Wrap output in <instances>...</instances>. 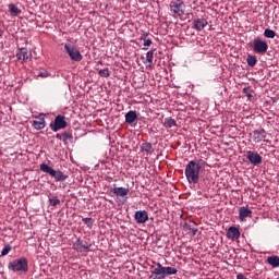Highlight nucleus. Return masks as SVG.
Segmentation results:
<instances>
[{"label":"nucleus","instance_id":"8","mask_svg":"<svg viewBox=\"0 0 279 279\" xmlns=\"http://www.w3.org/2000/svg\"><path fill=\"white\" fill-rule=\"evenodd\" d=\"M184 10H186V5L182 0H172L170 2V11L177 16H182L184 14Z\"/></svg>","mask_w":279,"mask_h":279},{"label":"nucleus","instance_id":"7","mask_svg":"<svg viewBox=\"0 0 279 279\" xmlns=\"http://www.w3.org/2000/svg\"><path fill=\"white\" fill-rule=\"evenodd\" d=\"M68 125L66 117L59 114L54 118V121L50 123V130H52V132H59V130H64Z\"/></svg>","mask_w":279,"mask_h":279},{"label":"nucleus","instance_id":"36","mask_svg":"<svg viewBox=\"0 0 279 279\" xmlns=\"http://www.w3.org/2000/svg\"><path fill=\"white\" fill-rule=\"evenodd\" d=\"M62 136H63V135H61L60 133H58V134L56 135V138H58V141H62Z\"/></svg>","mask_w":279,"mask_h":279},{"label":"nucleus","instance_id":"23","mask_svg":"<svg viewBox=\"0 0 279 279\" xmlns=\"http://www.w3.org/2000/svg\"><path fill=\"white\" fill-rule=\"evenodd\" d=\"M184 230H187L189 232H192V236H195L197 234V228L193 227V223H184L183 225Z\"/></svg>","mask_w":279,"mask_h":279},{"label":"nucleus","instance_id":"25","mask_svg":"<svg viewBox=\"0 0 279 279\" xmlns=\"http://www.w3.org/2000/svg\"><path fill=\"white\" fill-rule=\"evenodd\" d=\"M246 62H247L248 66H256L258 59H256V56H254V54H248L246 58Z\"/></svg>","mask_w":279,"mask_h":279},{"label":"nucleus","instance_id":"39","mask_svg":"<svg viewBox=\"0 0 279 279\" xmlns=\"http://www.w3.org/2000/svg\"><path fill=\"white\" fill-rule=\"evenodd\" d=\"M97 64H104V62L102 61H97Z\"/></svg>","mask_w":279,"mask_h":279},{"label":"nucleus","instance_id":"15","mask_svg":"<svg viewBox=\"0 0 279 279\" xmlns=\"http://www.w3.org/2000/svg\"><path fill=\"white\" fill-rule=\"evenodd\" d=\"M247 217H252V209H250L247 207H241L239 209L240 221H245V219H247Z\"/></svg>","mask_w":279,"mask_h":279},{"label":"nucleus","instance_id":"30","mask_svg":"<svg viewBox=\"0 0 279 279\" xmlns=\"http://www.w3.org/2000/svg\"><path fill=\"white\" fill-rule=\"evenodd\" d=\"M10 252H12V247L10 246V244L5 245L1 252V256H8L10 254Z\"/></svg>","mask_w":279,"mask_h":279},{"label":"nucleus","instance_id":"2","mask_svg":"<svg viewBox=\"0 0 279 279\" xmlns=\"http://www.w3.org/2000/svg\"><path fill=\"white\" fill-rule=\"evenodd\" d=\"M178 274V268L175 267H165L162 264L157 263L156 268L151 270L153 279H166L168 276H175Z\"/></svg>","mask_w":279,"mask_h":279},{"label":"nucleus","instance_id":"21","mask_svg":"<svg viewBox=\"0 0 279 279\" xmlns=\"http://www.w3.org/2000/svg\"><path fill=\"white\" fill-rule=\"evenodd\" d=\"M243 95H245V97L247 98L248 101H252V99H254V90H252V88L250 87H244L242 89Z\"/></svg>","mask_w":279,"mask_h":279},{"label":"nucleus","instance_id":"27","mask_svg":"<svg viewBox=\"0 0 279 279\" xmlns=\"http://www.w3.org/2000/svg\"><path fill=\"white\" fill-rule=\"evenodd\" d=\"M265 38H276V33L271 28H266L264 31Z\"/></svg>","mask_w":279,"mask_h":279},{"label":"nucleus","instance_id":"17","mask_svg":"<svg viewBox=\"0 0 279 279\" xmlns=\"http://www.w3.org/2000/svg\"><path fill=\"white\" fill-rule=\"evenodd\" d=\"M46 125H47V122L45 121V118L40 116L37 118V120L33 121L34 130H45Z\"/></svg>","mask_w":279,"mask_h":279},{"label":"nucleus","instance_id":"22","mask_svg":"<svg viewBox=\"0 0 279 279\" xmlns=\"http://www.w3.org/2000/svg\"><path fill=\"white\" fill-rule=\"evenodd\" d=\"M142 151H145L148 156L154 151L151 147V143L149 142H144L141 146Z\"/></svg>","mask_w":279,"mask_h":279},{"label":"nucleus","instance_id":"14","mask_svg":"<svg viewBox=\"0 0 279 279\" xmlns=\"http://www.w3.org/2000/svg\"><path fill=\"white\" fill-rule=\"evenodd\" d=\"M193 25L196 32H202V29H204V27L208 25V21H206V19L204 17L197 19V20H194Z\"/></svg>","mask_w":279,"mask_h":279},{"label":"nucleus","instance_id":"10","mask_svg":"<svg viewBox=\"0 0 279 279\" xmlns=\"http://www.w3.org/2000/svg\"><path fill=\"white\" fill-rule=\"evenodd\" d=\"M15 57L20 62H27V60H32V51L27 50V48H21Z\"/></svg>","mask_w":279,"mask_h":279},{"label":"nucleus","instance_id":"9","mask_svg":"<svg viewBox=\"0 0 279 279\" xmlns=\"http://www.w3.org/2000/svg\"><path fill=\"white\" fill-rule=\"evenodd\" d=\"M246 158L248 160V162H251V165H254V167H256V165H260L263 162V157L260 155H258V153L248 150L246 151Z\"/></svg>","mask_w":279,"mask_h":279},{"label":"nucleus","instance_id":"16","mask_svg":"<svg viewBox=\"0 0 279 279\" xmlns=\"http://www.w3.org/2000/svg\"><path fill=\"white\" fill-rule=\"evenodd\" d=\"M111 193H113V195H116V197H125V195H128V193H130V189H128V187H113L111 190Z\"/></svg>","mask_w":279,"mask_h":279},{"label":"nucleus","instance_id":"31","mask_svg":"<svg viewBox=\"0 0 279 279\" xmlns=\"http://www.w3.org/2000/svg\"><path fill=\"white\" fill-rule=\"evenodd\" d=\"M82 221L87 228H93V218H83Z\"/></svg>","mask_w":279,"mask_h":279},{"label":"nucleus","instance_id":"12","mask_svg":"<svg viewBox=\"0 0 279 279\" xmlns=\"http://www.w3.org/2000/svg\"><path fill=\"white\" fill-rule=\"evenodd\" d=\"M252 138L254 143H262V141H265V138H267V131H265V129L255 130L252 133Z\"/></svg>","mask_w":279,"mask_h":279},{"label":"nucleus","instance_id":"20","mask_svg":"<svg viewBox=\"0 0 279 279\" xmlns=\"http://www.w3.org/2000/svg\"><path fill=\"white\" fill-rule=\"evenodd\" d=\"M165 128H178V122L173 120V118H165L163 120Z\"/></svg>","mask_w":279,"mask_h":279},{"label":"nucleus","instance_id":"11","mask_svg":"<svg viewBox=\"0 0 279 279\" xmlns=\"http://www.w3.org/2000/svg\"><path fill=\"white\" fill-rule=\"evenodd\" d=\"M134 219L136 223H147L149 221V214H147V210H137L134 214Z\"/></svg>","mask_w":279,"mask_h":279},{"label":"nucleus","instance_id":"1","mask_svg":"<svg viewBox=\"0 0 279 279\" xmlns=\"http://www.w3.org/2000/svg\"><path fill=\"white\" fill-rule=\"evenodd\" d=\"M204 169H206V161H204V159L189 161L185 166V178L189 184H197V182H199V175H202Z\"/></svg>","mask_w":279,"mask_h":279},{"label":"nucleus","instance_id":"38","mask_svg":"<svg viewBox=\"0 0 279 279\" xmlns=\"http://www.w3.org/2000/svg\"><path fill=\"white\" fill-rule=\"evenodd\" d=\"M3 36V29L0 27V38Z\"/></svg>","mask_w":279,"mask_h":279},{"label":"nucleus","instance_id":"32","mask_svg":"<svg viewBox=\"0 0 279 279\" xmlns=\"http://www.w3.org/2000/svg\"><path fill=\"white\" fill-rule=\"evenodd\" d=\"M151 43H153L151 39H145L143 50L147 51V49H148V47H150Z\"/></svg>","mask_w":279,"mask_h":279},{"label":"nucleus","instance_id":"5","mask_svg":"<svg viewBox=\"0 0 279 279\" xmlns=\"http://www.w3.org/2000/svg\"><path fill=\"white\" fill-rule=\"evenodd\" d=\"M64 49H65V53H68L69 58L73 62H82L84 57L82 56V52H80V49H77V46L71 43H66L64 44Z\"/></svg>","mask_w":279,"mask_h":279},{"label":"nucleus","instance_id":"33","mask_svg":"<svg viewBox=\"0 0 279 279\" xmlns=\"http://www.w3.org/2000/svg\"><path fill=\"white\" fill-rule=\"evenodd\" d=\"M49 205L50 206H58L60 205V201L58 198H49Z\"/></svg>","mask_w":279,"mask_h":279},{"label":"nucleus","instance_id":"35","mask_svg":"<svg viewBox=\"0 0 279 279\" xmlns=\"http://www.w3.org/2000/svg\"><path fill=\"white\" fill-rule=\"evenodd\" d=\"M37 75L38 77H47L48 73L47 71H44V72H39Z\"/></svg>","mask_w":279,"mask_h":279},{"label":"nucleus","instance_id":"26","mask_svg":"<svg viewBox=\"0 0 279 279\" xmlns=\"http://www.w3.org/2000/svg\"><path fill=\"white\" fill-rule=\"evenodd\" d=\"M9 10L11 14H14V16H19V14H21V10L19 7H16V4H9Z\"/></svg>","mask_w":279,"mask_h":279},{"label":"nucleus","instance_id":"6","mask_svg":"<svg viewBox=\"0 0 279 279\" xmlns=\"http://www.w3.org/2000/svg\"><path fill=\"white\" fill-rule=\"evenodd\" d=\"M267 49H269V45L267 44V41L260 38H255L253 40L254 53H258L259 56H265V53H267Z\"/></svg>","mask_w":279,"mask_h":279},{"label":"nucleus","instance_id":"18","mask_svg":"<svg viewBox=\"0 0 279 279\" xmlns=\"http://www.w3.org/2000/svg\"><path fill=\"white\" fill-rule=\"evenodd\" d=\"M136 119H138V114H136V111L131 110L125 114V123H128L129 125H132V123H134Z\"/></svg>","mask_w":279,"mask_h":279},{"label":"nucleus","instance_id":"13","mask_svg":"<svg viewBox=\"0 0 279 279\" xmlns=\"http://www.w3.org/2000/svg\"><path fill=\"white\" fill-rule=\"evenodd\" d=\"M241 236V231L236 227H229L227 230V239H232V241H236Z\"/></svg>","mask_w":279,"mask_h":279},{"label":"nucleus","instance_id":"34","mask_svg":"<svg viewBox=\"0 0 279 279\" xmlns=\"http://www.w3.org/2000/svg\"><path fill=\"white\" fill-rule=\"evenodd\" d=\"M147 36H149L148 32L142 31V35L140 37V40H147Z\"/></svg>","mask_w":279,"mask_h":279},{"label":"nucleus","instance_id":"3","mask_svg":"<svg viewBox=\"0 0 279 279\" xmlns=\"http://www.w3.org/2000/svg\"><path fill=\"white\" fill-rule=\"evenodd\" d=\"M40 171L44 173H48L50 178H53L54 182H65V180H69V174L62 172L61 170H56L47 163L40 165Z\"/></svg>","mask_w":279,"mask_h":279},{"label":"nucleus","instance_id":"29","mask_svg":"<svg viewBox=\"0 0 279 279\" xmlns=\"http://www.w3.org/2000/svg\"><path fill=\"white\" fill-rule=\"evenodd\" d=\"M98 75L100 77H109L110 76V70L109 69L99 70Z\"/></svg>","mask_w":279,"mask_h":279},{"label":"nucleus","instance_id":"28","mask_svg":"<svg viewBox=\"0 0 279 279\" xmlns=\"http://www.w3.org/2000/svg\"><path fill=\"white\" fill-rule=\"evenodd\" d=\"M156 51V49H151L146 53V61L149 62V64H151V62H154V52Z\"/></svg>","mask_w":279,"mask_h":279},{"label":"nucleus","instance_id":"24","mask_svg":"<svg viewBox=\"0 0 279 279\" xmlns=\"http://www.w3.org/2000/svg\"><path fill=\"white\" fill-rule=\"evenodd\" d=\"M63 143L64 145L68 144V141H70L71 143H73V133L71 131H65L63 134Z\"/></svg>","mask_w":279,"mask_h":279},{"label":"nucleus","instance_id":"37","mask_svg":"<svg viewBox=\"0 0 279 279\" xmlns=\"http://www.w3.org/2000/svg\"><path fill=\"white\" fill-rule=\"evenodd\" d=\"M83 248L86 250V252H88L90 250V246L89 245H84Z\"/></svg>","mask_w":279,"mask_h":279},{"label":"nucleus","instance_id":"19","mask_svg":"<svg viewBox=\"0 0 279 279\" xmlns=\"http://www.w3.org/2000/svg\"><path fill=\"white\" fill-rule=\"evenodd\" d=\"M267 263L270 265V267H279V257L278 255H272L267 257Z\"/></svg>","mask_w":279,"mask_h":279},{"label":"nucleus","instance_id":"4","mask_svg":"<svg viewBox=\"0 0 279 279\" xmlns=\"http://www.w3.org/2000/svg\"><path fill=\"white\" fill-rule=\"evenodd\" d=\"M8 269L14 272L27 274L29 271V264L26 257H20L9 263Z\"/></svg>","mask_w":279,"mask_h":279}]
</instances>
